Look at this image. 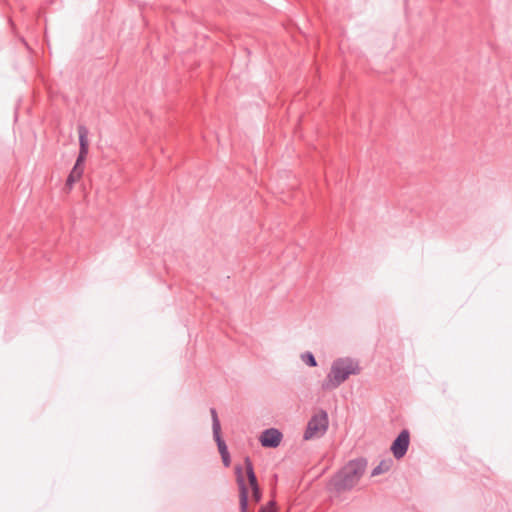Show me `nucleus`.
<instances>
[{"label":"nucleus","instance_id":"obj_11","mask_svg":"<svg viewBox=\"0 0 512 512\" xmlns=\"http://www.w3.org/2000/svg\"><path fill=\"white\" fill-rule=\"evenodd\" d=\"M210 414L212 418V430L213 432L221 431V425L218 418V414L215 408L210 409Z\"/></svg>","mask_w":512,"mask_h":512},{"label":"nucleus","instance_id":"obj_9","mask_svg":"<svg viewBox=\"0 0 512 512\" xmlns=\"http://www.w3.org/2000/svg\"><path fill=\"white\" fill-rule=\"evenodd\" d=\"M393 461L391 459L382 460L373 470L371 475L378 476L390 470Z\"/></svg>","mask_w":512,"mask_h":512},{"label":"nucleus","instance_id":"obj_13","mask_svg":"<svg viewBox=\"0 0 512 512\" xmlns=\"http://www.w3.org/2000/svg\"><path fill=\"white\" fill-rule=\"evenodd\" d=\"M81 177L80 176H76L75 174H73L72 172H70V174L68 175L67 177V180H66V187H68L69 189L72 188V186L74 185V183L76 181H78Z\"/></svg>","mask_w":512,"mask_h":512},{"label":"nucleus","instance_id":"obj_16","mask_svg":"<svg viewBox=\"0 0 512 512\" xmlns=\"http://www.w3.org/2000/svg\"><path fill=\"white\" fill-rule=\"evenodd\" d=\"M259 512H275L273 509H267L265 507H261Z\"/></svg>","mask_w":512,"mask_h":512},{"label":"nucleus","instance_id":"obj_4","mask_svg":"<svg viewBox=\"0 0 512 512\" xmlns=\"http://www.w3.org/2000/svg\"><path fill=\"white\" fill-rule=\"evenodd\" d=\"M78 136H79V154L76 159V163L71 170L73 174L76 176L82 177L84 172V162L88 155V148H89V142H88V129L84 125L78 126Z\"/></svg>","mask_w":512,"mask_h":512},{"label":"nucleus","instance_id":"obj_2","mask_svg":"<svg viewBox=\"0 0 512 512\" xmlns=\"http://www.w3.org/2000/svg\"><path fill=\"white\" fill-rule=\"evenodd\" d=\"M367 462L365 459H355L349 461L335 476L332 478V486L337 492L351 490L361 479Z\"/></svg>","mask_w":512,"mask_h":512},{"label":"nucleus","instance_id":"obj_12","mask_svg":"<svg viewBox=\"0 0 512 512\" xmlns=\"http://www.w3.org/2000/svg\"><path fill=\"white\" fill-rule=\"evenodd\" d=\"M302 361L309 367H316L317 361L311 352H305L301 355Z\"/></svg>","mask_w":512,"mask_h":512},{"label":"nucleus","instance_id":"obj_14","mask_svg":"<svg viewBox=\"0 0 512 512\" xmlns=\"http://www.w3.org/2000/svg\"><path fill=\"white\" fill-rule=\"evenodd\" d=\"M252 490V499L254 502L258 503L261 501V498H262V493H261V490H260V487L259 488H254V489H251Z\"/></svg>","mask_w":512,"mask_h":512},{"label":"nucleus","instance_id":"obj_10","mask_svg":"<svg viewBox=\"0 0 512 512\" xmlns=\"http://www.w3.org/2000/svg\"><path fill=\"white\" fill-rule=\"evenodd\" d=\"M213 437H214V440L217 443L220 455L227 454L228 453V448H227V445H226L225 441L221 438V431H217V433L213 432Z\"/></svg>","mask_w":512,"mask_h":512},{"label":"nucleus","instance_id":"obj_7","mask_svg":"<svg viewBox=\"0 0 512 512\" xmlns=\"http://www.w3.org/2000/svg\"><path fill=\"white\" fill-rule=\"evenodd\" d=\"M283 434L276 428H269L261 433L259 441L263 447L276 448L280 445Z\"/></svg>","mask_w":512,"mask_h":512},{"label":"nucleus","instance_id":"obj_1","mask_svg":"<svg viewBox=\"0 0 512 512\" xmlns=\"http://www.w3.org/2000/svg\"><path fill=\"white\" fill-rule=\"evenodd\" d=\"M361 372L359 362L350 357L335 359L329 373L321 384L324 391H332L344 383L351 375H358Z\"/></svg>","mask_w":512,"mask_h":512},{"label":"nucleus","instance_id":"obj_8","mask_svg":"<svg viewBox=\"0 0 512 512\" xmlns=\"http://www.w3.org/2000/svg\"><path fill=\"white\" fill-rule=\"evenodd\" d=\"M244 465H245V471H246V475L248 478L249 486L251 487V489L259 488L260 486L258 484L257 477L254 472V467H253L252 461L249 457H245Z\"/></svg>","mask_w":512,"mask_h":512},{"label":"nucleus","instance_id":"obj_6","mask_svg":"<svg viewBox=\"0 0 512 512\" xmlns=\"http://www.w3.org/2000/svg\"><path fill=\"white\" fill-rule=\"evenodd\" d=\"M410 443V433L403 429L391 445V451L396 459L403 458L408 450Z\"/></svg>","mask_w":512,"mask_h":512},{"label":"nucleus","instance_id":"obj_5","mask_svg":"<svg viewBox=\"0 0 512 512\" xmlns=\"http://www.w3.org/2000/svg\"><path fill=\"white\" fill-rule=\"evenodd\" d=\"M235 475L236 482L239 488L240 512H248V487L245 483L242 466H235Z\"/></svg>","mask_w":512,"mask_h":512},{"label":"nucleus","instance_id":"obj_15","mask_svg":"<svg viewBox=\"0 0 512 512\" xmlns=\"http://www.w3.org/2000/svg\"><path fill=\"white\" fill-rule=\"evenodd\" d=\"M221 458H222L224 466L228 467L230 465V463H231L229 452L227 454H222Z\"/></svg>","mask_w":512,"mask_h":512},{"label":"nucleus","instance_id":"obj_3","mask_svg":"<svg viewBox=\"0 0 512 512\" xmlns=\"http://www.w3.org/2000/svg\"><path fill=\"white\" fill-rule=\"evenodd\" d=\"M329 425L328 414L324 410H320L314 414L308 421L306 430L304 432V440H311L322 437Z\"/></svg>","mask_w":512,"mask_h":512}]
</instances>
